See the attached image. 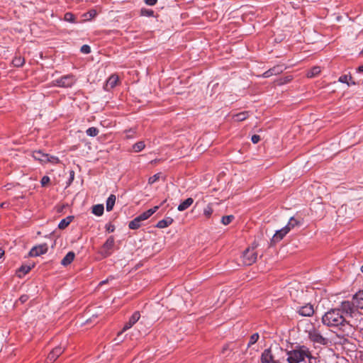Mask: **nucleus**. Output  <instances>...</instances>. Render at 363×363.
<instances>
[{
  "instance_id": "36",
  "label": "nucleus",
  "mask_w": 363,
  "mask_h": 363,
  "mask_svg": "<svg viewBox=\"0 0 363 363\" xmlns=\"http://www.w3.org/2000/svg\"><path fill=\"white\" fill-rule=\"evenodd\" d=\"M99 130L98 128H95V127H91V128H89L86 130V133L87 135L90 136V137H94V136H96L98 134H99Z\"/></svg>"
},
{
  "instance_id": "18",
  "label": "nucleus",
  "mask_w": 363,
  "mask_h": 363,
  "mask_svg": "<svg viewBox=\"0 0 363 363\" xmlns=\"http://www.w3.org/2000/svg\"><path fill=\"white\" fill-rule=\"evenodd\" d=\"M118 77L116 74H112L107 80L105 85V89L108 91L115 87L118 82Z\"/></svg>"
},
{
  "instance_id": "35",
  "label": "nucleus",
  "mask_w": 363,
  "mask_h": 363,
  "mask_svg": "<svg viewBox=\"0 0 363 363\" xmlns=\"http://www.w3.org/2000/svg\"><path fill=\"white\" fill-rule=\"evenodd\" d=\"M31 267L30 266H21L18 269V277H21L22 276L30 272Z\"/></svg>"
},
{
  "instance_id": "23",
  "label": "nucleus",
  "mask_w": 363,
  "mask_h": 363,
  "mask_svg": "<svg viewBox=\"0 0 363 363\" xmlns=\"http://www.w3.org/2000/svg\"><path fill=\"white\" fill-rule=\"evenodd\" d=\"M173 223V219L172 218H166L161 220H160L157 225L156 227L158 228H164L170 225Z\"/></svg>"
},
{
  "instance_id": "44",
  "label": "nucleus",
  "mask_w": 363,
  "mask_h": 363,
  "mask_svg": "<svg viewBox=\"0 0 363 363\" xmlns=\"http://www.w3.org/2000/svg\"><path fill=\"white\" fill-rule=\"evenodd\" d=\"M306 357L308 358V362L306 363H316V358L311 355V352L309 351V354H307Z\"/></svg>"
},
{
  "instance_id": "25",
  "label": "nucleus",
  "mask_w": 363,
  "mask_h": 363,
  "mask_svg": "<svg viewBox=\"0 0 363 363\" xmlns=\"http://www.w3.org/2000/svg\"><path fill=\"white\" fill-rule=\"evenodd\" d=\"M249 117V111H242L233 115V118L235 121H243Z\"/></svg>"
},
{
  "instance_id": "7",
  "label": "nucleus",
  "mask_w": 363,
  "mask_h": 363,
  "mask_svg": "<svg viewBox=\"0 0 363 363\" xmlns=\"http://www.w3.org/2000/svg\"><path fill=\"white\" fill-rule=\"evenodd\" d=\"M115 245L114 238L113 236H110L104 244L102 245L99 253L104 257H107L112 254L113 249Z\"/></svg>"
},
{
  "instance_id": "52",
  "label": "nucleus",
  "mask_w": 363,
  "mask_h": 363,
  "mask_svg": "<svg viewBox=\"0 0 363 363\" xmlns=\"http://www.w3.org/2000/svg\"><path fill=\"white\" fill-rule=\"evenodd\" d=\"M357 72L360 73L363 72V65L357 68Z\"/></svg>"
},
{
  "instance_id": "56",
  "label": "nucleus",
  "mask_w": 363,
  "mask_h": 363,
  "mask_svg": "<svg viewBox=\"0 0 363 363\" xmlns=\"http://www.w3.org/2000/svg\"><path fill=\"white\" fill-rule=\"evenodd\" d=\"M361 272L363 273V265L361 267Z\"/></svg>"
},
{
  "instance_id": "2",
  "label": "nucleus",
  "mask_w": 363,
  "mask_h": 363,
  "mask_svg": "<svg viewBox=\"0 0 363 363\" xmlns=\"http://www.w3.org/2000/svg\"><path fill=\"white\" fill-rule=\"evenodd\" d=\"M256 246L246 248L240 257V262L242 266H250L253 264L257 259V252L255 250Z\"/></svg>"
},
{
  "instance_id": "49",
  "label": "nucleus",
  "mask_w": 363,
  "mask_h": 363,
  "mask_svg": "<svg viewBox=\"0 0 363 363\" xmlns=\"http://www.w3.org/2000/svg\"><path fill=\"white\" fill-rule=\"evenodd\" d=\"M113 279V277H108L106 280H104V281H101L100 283H99V285H104L106 283H108L110 280H112Z\"/></svg>"
},
{
  "instance_id": "42",
  "label": "nucleus",
  "mask_w": 363,
  "mask_h": 363,
  "mask_svg": "<svg viewBox=\"0 0 363 363\" xmlns=\"http://www.w3.org/2000/svg\"><path fill=\"white\" fill-rule=\"evenodd\" d=\"M50 182V179L48 176H44L42 177L41 180H40V184L42 185V186H45L46 185H48Z\"/></svg>"
},
{
  "instance_id": "55",
  "label": "nucleus",
  "mask_w": 363,
  "mask_h": 363,
  "mask_svg": "<svg viewBox=\"0 0 363 363\" xmlns=\"http://www.w3.org/2000/svg\"><path fill=\"white\" fill-rule=\"evenodd\" d=\"M165 202H166V200H164V201L161 203L160 206H162Z\"/></svg>"
},
{
  "instance_id": "6",
  "label": "nucleus",
  "mask_w": 363,
  "mask_h": 363,
  "mask_svg": "<svg viewBox=\"0 0 363 363\" xmlns=\"http://www.w3.org/2000/svg\"><path fill=\"white\" fill-rule=\"evenodd\" d=\"M33 157L35 160L40 161L41 163L51 162L57 164L59 159L55 156H50L48 154L43 152L41 150H35L33 152Z\"/></svg>"
},
{
  "instance_id": "22",
  "label": "nucleus",
  "mask_w": 363,
  "mask_h": 363,
  "mask_svg": "<svg viewBox=\"0 0 363 363\" xmlns=\"http://www.w3.org/2000/svg\"><path fill=\"white\" fill-rule=\"evenodd\" d=\"M194 202L192 198H188L178 206V211H183L187 209Z\"/></svg>"
},
{
  "instance_id": "40",
  "label": "nucleus",
  "mask_w": 363,
  "mask_h": 363,
  "mask_svg": "<svg viewBox=\"0 0 363 363\" xmlns=\"http://www.w3.org/2000/svg\"><path fill=\"white\" fill-rule=\"evenodd\" d=\"M159 179H160V174L159 173L155 174L149 178L148 184H152L155 183L156 182H157L159 180Z\"/></svg>"
},
{
  "instance_id": "45",
  "label": "nucleus",
  "mask_w": 363,
  "mask_h": 363,
  "mask_svg": "<svg viewBox=\"0 0 363 363\" xmlns=\"http://www.w3.org/2000/svg\"><path fill=\"white\" fill-rule=\"evenodd\" d=\"M261 140V138L259 135H253L251 138V141L254 143V144H257Z\"/></svg>"
},
{
  "instance_id": "26",
  "label": "nucleus",
  "mask_w": 363,
  "mask_h": 363,
  "mask_svg": "<svg viewBox=\"0 0 363 363\" xmlns=\"http://www.w3.org/2000/svg\"><path fill=\"white\" fill-rule=\"evenodd\" d=\"M116 202V196L113 194H111L106 201V211H112L113 206Z\"/></svg>"
},
{
  "instance_id": "53",
  "label": "nucleus",
  "mask_w": 363,
  "mask_h": 363,
  "mask_svg": "<svg viewBox=\"0 0 363 363\" xmlns=\"http://www.w3.org/2000/svg\"><path fill=\"white\" fill-rule=\"evenodd\" d=\"M4 255V250L0 248V258H1Z\"/></svg>"
},
{
  "instance_id": "19",
  "label": "nucleus",
  "mask_w": 363,
  "mask_h": 363,
  "mask_svg": "<svg viewBox=\"0 0 363 363\" xmlns=\"http://www.w3.org/2000/svg\"><path fill=\"white\" fill-rule=\"evenodd\" d=\"M356 308L363 309V290H360L353 296Z\"/></svg>"
},
{
  "instance_id": "47",
  "label": "nucleus",
  "mask_w": 363,
  "mask_h": 363,
  "mask_svg": "<svg viewBox=\"0 0 363 363\" xmlns=\"http://www.w3.org/2000/svg\"><path fill=\"white\" fill-rule=\"evenodd\" d=\"M145 3L149 6H154L157 4V0H144Z\"/></svg>"
},
{
  "instance_id": "11",
  "label": "nucleus",
  "mask_w": 363,
  "mask_h": 363,
  "mask_svg": "<svg viewBox=\"0 0 363 363\" xmlns=\"http://www.w3.org/2000/svg\"><path fill=\"white\" fill-rule=\"evenodd\" d=\"M261 363H281L279 360H275L274 357L272 354V349H265L260 357Z\"/></svg>"
},
{
  "instance_id": "15",
  "label": "nucleus",
  "mask_w": 363,
  "mask_h": 363,
  "mask_svg": "<svg viewBox=\"0 0 363 363\" xmlns=\"http://www.w3.org/2000/svg\"><path fill=\"white\" fill-rule=\"evenodd\" d=\"M65 347L62 346H58L54 348L48 356V362H55L64 352Z\"/></svg>"
},
{
  "instance_id": "30",
  "label": "nucleus",
  "mask_w": 363,
  "mask_h": 363,
  "mask_svg": "<svg viewBox=\"0 0 363 363\" xmlns=\"http://www.w3.org/2000/svg\"><path fill=\"white\" fill-rule=\"evenodd\" d=\"M12 63L14 67H20L23 66V64L25 63V60L21 56H16L13 59Z\"/></svg>"
},
{
  "instance_id": "20",
  "label": "nucleus",
  "mask_w": 363,
  "mask_h": 363,
  "mask_svg": "<svg viewBox=\"0 0 363 363\" xmlns=\"http://www.w3.org/2000/svg\"><path fill=\"white\" fill-rule=\"evenodd\" d=\"M75 255L73 252H69L61 261V264L66 267L70 264L74 259Z\"/></svg>"
},
{
  "instance_id": "34",
  "label": "nucleus",
  "mask_w": 363,
  "mask_h": 363,
  "mask_svg": "<svg viewBox=\"0 0 363 363\" xmlns=\"http://www.w3.org/2000/svg\"><path fill=\"white\" fill-rule=\"evenodd\" d=\"M154 11L149 9L143 8L140 9V15L143 16L151 17L154 16Z\"/></svg>"
},
{
  "instance_id": "17",
  "label": "nucleus",
  "mask_w": 363,
  "mask_h": 363,
  "mask_svg": "<svg viewBox=\"0 0 363 363\" xmlns=\"http://www.w3.org/2000/svg\"><path fill=\"white\" fill-rule=\"evenodd\" d=\"M160 206H155L152 208L143 212L140 214L135 218L139 221V223H142L143 221L148 219L152 215H153L160 208Z\"/></svg>"
},
{
  "instance_id": "27",
  "label": "nucleus",
  "mask_w": 363,
  "mask_h": 363,
  "mask_svg": "<svg viewBox=\"0 0 363 363\" xmlns=\"http://www.w3.org/2000/svg\"><path fill=\"white\" fill-rule=\"evenodd\" d=\"M104 206L102 204L94 205L92 207V213L96 216H100L104 213Z\"/></svg>"
},
{
  "instance_id": "54",
  "label": "nucleus",
  "mask_w": 363,
  "mask_h": 363,
  "mask_svg": "<svg viewBox=\"0 0 363 363\" xmlns=\"http://www.w3.org/2000/svg\"><path fill=\"white\" fill-rule=\"evenodd\" d=\"M73 179H74V172H71V173H70V179L73 180Z\"/></svg>"
},
{
  "instance_id": "10",
  "label": "nucleus",
  "mask_w": 363,
  "mask_h": 363,
  "mask_svg": "<svg viewBox=\"0 0 363 363\" xmlns=\"http://www.w3.org/2000/svg\"><path fill=\"white\" fill-rule=\"evenodd\" d=\"M48 250V247L46 243L40 244L36 246H34L31 248L29 252L30 257H38L41 255L45 254Z\"/></svg>"
},
{
  "instance_id": "38",
  "label": "nucleus",
  "mask_w": 363,
  "mask_h": 363,
  "mask_svg": "<svg viewBox=\"0 0 363 363\" xmlns=\"http://www.w3.org/2000/svg\"><path fill=\"white\" fill-rule=\"evenodd\" d=\"M233 219H234V216L233 215L225 216L222 217L221 223L223 225H226L230 224L233 221Z\"/></svg>"
},
{
  "instance_id": "28",
  "label": "nucleus",
  "mask_w": 363,
  "mask_h": 363,
  "mask_svg": "<svg viewBox=\"0 0 363 363\" xmlns=\"http://www.w3.org/2000/svg\"><path fill=\"white\" fill-rule=\"evenodd\" d=\"M145 147V144L144 141H139L135 143L133 147V151L135 152H140Z\"/></svg>"
},
{
  "instance_id": "24",
  "label": "nucleus",
  "mask_w": 363,
  "mask_h": 363,
  "mask_svg": "<svg viewBox=\"0 0 363 363\" xmlns=\"http://www.w3.org/2000/svg\"><path fill=\"white\" fill-rule=\"evenodd\" d=\"M74 216H69L61 220L58 224V228L61 230L66 228L72 221Z\"/></svg>"
},
{
  "instance_id": "21",
  "label": "nucleus",
  "mask_w": 363,
  "mask_h": 363,
  "mask_svg": "<svg viewBox=\"0 0 363 363\" xmlns=\"http://www.w3.org/2000/svg\"><path fill=\"white\" fill-rule=\"evenodd\" d=\"M301 225V220L299 218H296L294 217H291L287 225H286V228H289V230L290 231L291 229L294 228L296 226H300Z\"/></svg>"
},
{
  "instance_id": "33",
  "label": "nucleus",
  "mask_w": 363,
  "mask_h": 363,
  "mask_svg": "<svg viewBox=\"0 0 363 363\" xmlns=\"http://www.w3.org/2000/svg\"><path fill=\"white\" fill-rule=\"evenodd\" d=\"M140 226L141 223H139V221L135 218L133 220H132L128 224V227L131 230L138 229Z\"/></svg>"
},
{
  "instance_id": "13",
  "label": "nucleus",
  "mask_w": 363,
  "mask_h": 363,
  "mask_svg": "<svg viewBox=\"0 0 363 363\" xmlns=\"http://www.w3.org/2000/svg\"><path fill=\"white\" fill-rule=\"evenodd\" d=\"M140 314L138 311H135L130 318L129 320L124 325L122 331L118 333V335L122 334L123 332L130 329L133 325H134L140 319Z\"/></svg>"
},
{
  "instance_id": "41",
  "label": "nucleus",
  "mask_w": 363,
  "mask_h": 363,
  "mask_svg": "<svg viewBox=\"0 0 363 363\" xmlns=\"http://www.w3.org/2000/svg\"><path fill=\"white\" fill-rule=\"evenodd\" d=\"M80 51L84 54H89L91 52V48L88 45H84L81 47Z\"/></svg>"
},
{
  "instance_id": "51",
  "label": "nucleus",
  "mask_w": 363,
  "mask_h": 363,
  "mask_svg": "<svg viewBox=\"0 0 363 363\" xmlns=\"http://www.w3.org/2000/svg\"><path fill=\"white\" fill-rule=\"evenodd\" d=\"M115 230V228L113 225H109L108 228H107V230L108 232H113Z\"/></svg>"
},
{
  "instance_id": "3",
  "label": "nucleus",
  "mask_w": 363,
  "mask_h": 363,
  "mask_svg": "<svg viewBox=\"0 0 363 363\" xmlns=\"http://www.w3.org/2000/svg\"><path fill=\"white\" fill-rule=\"evenodd\" d=\"M307 354H309L308 349L303 346L299 350H293L288 352L287 361L289 363H299L304 360Z\"/></svg>"
},
{
  "instance_id": "29",
  "label": "nucleus",
  "mask_w": 363,
  "mask_h": 363,
  "mask_svg": "<svg viewBox=\"0 0 363 363\" xmlns=\"http://www.w3.org/2000/svg\"><path fill=\"white\" fill-rule=\"evenodd\" d=\"M352 77L350 75L344 74L339 77L338 81L341 83H345L348 86H350V84L354 85L355 84L354 82H352L351 83L349 82V81H352Z\"/></svg>"
},
{
  "instance_id": "5",
  "label": "nucleus",
  "mask_w": 363,
  "mask_h": 363,
  "mask_svg": "<svg viewBox=\"0 0 363 363\" xmlns=\"http://www.w3.org/2000/svg\"><path fill=\"white\" fill-rule=\"evenodd\" d=\"M76 77L73 74H67L52 81V85L62 88H69L75 84Z\"/></svg>"
},
{
  "instance_id": "4",
  "label": "nucleus",
  "mask_w": 363,
  "mask_h": 363,
  "mask_svg": "<svg viewBox=\"0 0 363 363\" xmlns=\"http://www.w3.org/2000/svg\"><path fill=\"white\" fill-rule=\"evenodd\" d=\"M341 311L343 318L347 320L349 317H353L356 311V306L354 301H344L337 307Z\"/></svg>"
},
{
  "instance_id": "46",
  "label": "nucleus",
  "mask_w": 363,
  "mask_h": 363,
  "mask_svg": "<svg viewBox=\"0 0 363 363\" xmlns=\"http://www.w3.org/2000/svg\"><path fill=\"white\" fill-rule=\"evenodd\" d=\"M29 298V296L26 294H23L21 296V297L18 299V301H20L21 303H24L26 302Z\"/></svg>"
},
{
  "instance_id": "1",
  "label": "nucleus",
  "mask_w": 363,
  "mask_h": 363,
  "mask_svg": "<svg viewBox=\"0 0 363 363\" xmlns=\"http://www.w3.org/2000/svg\"><path fill=\"white\" fill-rule=\"evenodd\" d=\"M322 323L328 327L337 329L339 336H350L353 333L354 327L350 320L343 318L341 311L337 308H330L321 318Z\"/></svg>"
},
{
  "instance_id": "31",
  "label": "nucleus",
  "mask_w": 363,
  "mask_h": 363,
  "mask_svg": "<svg viewBox=\"0 0 363 363\" xmlns=\"http://www.w3.org/2000/svg\"><path fill=\"white\" fill-rule=\"evenodd\" d=\"M320 72V67H312L308 72L306 76L309 78L314 77L319 74Z\"/></svg>"
},
{
  "instance_id": "9",
  "label": "nucleus",
  "mask_w": 363,
  "mask_h": 363,
  "mask_svg": "<svg viewBox=\"0 0 363 363\" xmlns=\"http://www.w3.org/2000/svg\"><path fill=\"white\" fill-rule=\"evenodd\" d=\"M296 311L303 317H311L315 313V309L312 304L306 303L304 306L298 307Z\"/></svg>"
},
{
  "instance_id": "16",
  "label": "nucleus",
  "mask_w": 363,
  "mask_h": 363,
  "mask_svg": "<svg viewBox=\"0 0 363 363\" xmlns=\"http://www.w3.org/2000/svg\"><path fill=\"white\" fill-rule=\"evenodd\" d=\"M160 206H155L152 208L143 212L140 214L135 218L139 221V223H142L143 221L148 219L152 215H153L160 208Z\"/></svg>"
},
{
  "instance_id": "48",
  "label": "nucleus",
  "mask_w": 363,
  "mask_h": 363,
  "mask_svg": "<svg viewBox=\"0 0 363 363\" xmlns=\"http://www.w3.org/2000/svg\"><path fill=\"white\" fill-rule=\"evenodd\" d=\"M213 213V209L210 207V206H208L207 209H206V217L207 216H210Z\"/></svg>"
},
{
  "instance_id": "39",
  "label": "nucleus",
  "mask_w": 363,
  "mask_h": 363,
  "mask_svg": "<svg viewBox=\"0 0 363 363\" xmlns=\"http://www.w3.org/2000/svg\"><path fill=\"white\" fill-rule=\"evenodd\" d=\"M126 133V138H133L135 136L136 130L134 128L129 129L128 130H125Z\"/></svg>"
},
{
  "instance_id": "8",
  "label": "nucleus",
  "mask_w": 363,
  "mask_h": 363,
  "mask_svg": "<svg viewBox=\"0 0 363 363\" xmlns=\"http://www.w3.org/2000/svg\"><path fill=\"white\" fill-rule=\"evenodd\" d=\"M308 337L312 342L321 345H326L328 342V340L324 337L315 328L309 331Z\"/></svg>"
},
{
  "instance_id": "43",
  "label": "nucleus",
  "mask_w": 363,
  "mask_h": 363,
  "mask_svg": "<svg viewBox=\"0 0 363 363\" xmlns=\"http://www.w3.org/2000/svg\"><path fill=\"white\" fill-rule=\"evenodd\" d=\"M292 76L289 75V76H286L282 79H280V84H286V83H289L290 82L291 80H292Z\"/></svg>"
},
{
  "instance_id": "14",
  "label": "nucleus",
  "mask_w": 363,
  "mask_h": 363,
  "mask_svg": "<svg viewBox=\"0 0 363 363\" xmlns=\"http://www.w3.org/2000/svg\"><path fill=\"white\" fill-rule=\"evenodd\" d=\"M289 232V228H286V226L279 230H277L271 239V245H274L281 240Z\"/></svg>"
},
{
  "instance_id": "50",
  "label": "nucleus",
  "mask_w": 363,
  "mask_h": 363,
  "mask_svg": "<svg viewBox=\"0 0 363 363\" xmlns=\"http://www.w3.org/2000/svg\"><path fill=\"white\" fill-rule=\"evenodd\" d=\"M90 18L94 17L96 15V12L94 10H91L87 13Z\"/></svg>"
},
{
  "instance_id": "12",
  "label": "nucleus",
  "mask_w": 363,
  "mask_h": 363,
  "mask_svg": "<svg viewBox=\"0 0 363 363\" xmlns=\"http://www.w3.org/2000/svg\"><path fill=\"white\" fill-rule=\"evenodd\" d=\"M285 69L286 67L284 65H277L264 72L262 76L264 78H268L273 75L279 74L282 73Z\"/></svg>"
},
{
  "instance_id": "37",
  "label": "nucleus",
  "mask_w": 363,
  "mask_h": 363,
  "mask_svg": "<svg viewBox=\"0 0 363 363\" xmlns=\"http://www.w3.org/2000/svg\"><path fill=\"white\" fill-rule=\"evenodd\" d=\"M65 21L70 23H76V18L74 15L70 12H67L64 16Z\"/></svg>"
},
{
  "instance_id": "32",
  "label": "nucleus",
  "mask_w": 363,
  "mask_h": 363,
  "mask_svg": "<svg viewBox=\"0 0 363 363\" xmlns=\"http://www.w3.org/2000/svg\"><path fill=\"white\" fill-rule=\"evenodd\" d=\"M259 338V335L258 333H255L252 334L250 337V341L247 344V347H250L252 345L256 343Z\"/></svg>"
}]
</instances>
